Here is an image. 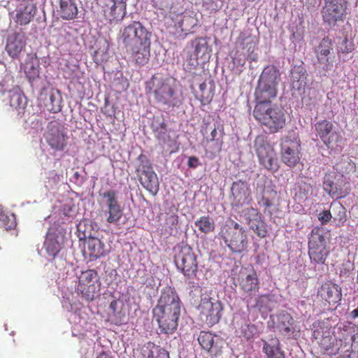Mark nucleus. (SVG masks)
I'll return each instance as SVG.
<instances>
[{"label": "nucleus", "instance_id": "nucleus-52", "mask_svg": "<svg viewBox=\"0 0 358 358\" xmlns=\"http://www.w3.org/2000/svg\"><path fill=\"white\" fill-rule=\"evenodd\" d=\"M165 224L169 227L171 229L173 227H176L178 224V216L177 214H171L168 215L165 220Z\"/></svg>", "mask_w": 358, "mask_h": 358}, {"label": "nucleus", "instance_id": "nucleus-22", "mask_svg": "<svg viewBox=\"0 0 358 358\" xmlns=\"http://www.w3.org/2000/svg\"><path fill=\"white\" fill-rule=\"evenodd\" d=\"M300 143L298 141H285L281 148V159L289 167L296 166L300 160Z\"/></svg>", "mask_w": 358, "mask_h": 358}, {"label": "nucleus", "instance_id": "nucleus-36", "mask_svg": "<svg viewBox=\"0 0 358 358\" xmlns=\"http://www.w3.org/2000/svg\"><path fill=\"white\" fill-rule=\"evenodd\" d=\"M142 358H169L166 350L154 343L148 342L141 348Z\"/></svg>", "mask_w": 358, "mask_h": 358}, {"label": "nucleus", "instance_id": "nucleus-13", "mask_svg": "<svg viewBox=\"0 0 358 358\" xmlns=\"http://www.w3.org/2000/svg\"><path fill=\"white\" fill-rule=\"evenodd\" d=\"M175 263L184 275L190 278L196 275L198 270L196 256L188 245L180 246L179 251L175 256Z\"/></svg>", "mask_w": 358, "mask_h": 358}, {"label": "nucleus", "instance_id": "nucleus-55", "mask_svg": "<svg viewBox=\"0 0 358 358\" xmlns=\"http://www.w3.org/2000/svg\"><path fill=\"white\" fill-rule=\"evenodd\" d=\"M201 164L198 157L195 156L189 157L187 161V166L191 169H196Z\"/></svg>", "mask_w": 358, "mask_h": 358}, {"label": "nucleus", "instance_id": "nucleus-35", "mask_svg": "<svg viewBox=\"0 0 358 358\" xmlns=\"http://www.w3.org/2000/svg\"><path fill=\"white\" fill-rule=\"evenodd\" d=\"M36 12V6L33 3L27 1L17 10L15 22L20 25H26L33 19Z\"/></svg>", "mask_w": 358, "mask_h": 358}, {"label": "nucleus", "instance_id": "nucleus-9", "mask_svg": "<svg viewBox=\"0 0 358 358\" xmlns=\"http://www.w3.org/2000/svg\"><path fill=\"white\" fill-rule=\"evenodd\" d=\"M198 310L201 320L208 326H213L222 317L223 306L219 300L206 294L201 296Z\"/></svg>", "mask_w": 358, "mask_h": 358}, {"label": "nucleus", "instance_id": "nucleus-41", "mask_svg": "<svg viewBox=\"0 0 358 358\" xmlns=\"http://www.w3.org/2000/svg\"><path fill=\"white\" fill-rule=\"evenodd\" d=\"M194 224L200 232L205 234H210L215 229V222L209 215L201 216L194 222Z\"/></svg>", "mask_w": 358, "mask_h": 358}, {"label": "nucleus", "instance_id": "nucleus-48", "mask_svg": "<svg viewBox=\"0 0 358 358\" xmlns=\"http://www.w3.org/2000/svg\"><path fill=\"white\" fill-rule=\"evenodd\" d=\"M117 4H118L117 2H113V1H110L108 3H107L108 7L105 8L103 10L106 18L110 22L115 20L121 17L120 13H117L116 12L118 7Z\"/></svg>", "mask_w": 358, "mask_h": 358}, {"label": "nucleus", "instance_id": "nucleus-50", "mask_svg": "<svg viewBox=\"0 0 358 358\" xmlns=\"http://www.w3.org/2000/svg\"><path fill=\"white\" fill-rule=\"evenodd\" d=\"M92 225L88 224L86 221H81L77 226L78 236L80 240H85L90 238L91 236Z\"/></svg>", "mask_w": 358, "mask_h": 358}, {"label": "nucleus", "instance_id": "nucleus-29", "mask_svg": "<svg viewBox=\"0 0 358 358\" xmlns=\"http://www.w3.org/2000/svg\"><path fill=\"white\" fill-rule=\"evenodd\" d=\"M10 106L17 115L23 114L26 106V100L22 92L17 87L13 88L6 94Z\"/></svg>", "mask_w": 358, "mask_h": 358}, {"label": "nucleus", "instance_id": "nucleus-7", "mask_svg": "<svg viewBox=\"0 0 358 358\" xmlns=\"http://www.w3.org/2000/svg\"><path fill=\"white\" fill-rule=\"evenodd\" d=\"M254 147L259 164L271 173L276 172L279 168L276 152L266 137L257 136L255 139Z\"/></svg>", "mask_w": 358, "mask_h": 358}, {"label": "nucleus", "instance_id": "nucleus-18", "mask_svg": "<svg viewBox=\"0 0 358 358\" xmlns=\"http://www.w3.org/2000/svg\"><path fill=\"white\" fill-rule=\"evenodd\" d=\"M258 204L260 207L264 208V213L270 218H272L273 215L279 211V195L273 185L264 186Z\"/></svg>", "mask_w": 358, "mask_h": 358}, {"label": "nucleus", "instance_id": "nucleus-34", "mask_svg": "<svg viewBox=\"0 0 358 358\" xmlns=\"http://www.w3.org/2000/svg\"><path fill=\"white\" fill-rule=\"evenodd\" d=\"M59 3L58 12L63 20H72L77 17L78 14L77 0H59Z\"/></svg>", "mask_w": 358, "mask_h": 358}, {"label": "nucleus", "instance_id": "nucleus-60", "mask_svg": "<svg viewBox=\"0 0 358 358\" xmlns=\"http://www.w3.org/2000/svg\"><path fill=\"white\" fill-rule=\"evenodd\" d=\"M306 186L308 187L307 191H308L311 188L310 185H306Z\"/></svg>", "mask_w": 358, "mask_h": 358}, {"label": "nucleus", "instance_id": "nucleus-15", "mask_svg": "<svg viewBox=\"0 0 358 358\" xmlns=\"http://www.w3.org/2000/svg\"><path fill=\"white\" fill-rule=\"evenodd\" d=\"M98 282H99V278L96 270L88 269L82 271L77 285L78 292L86 300L92 301L99 290V285H96Z\"/></svg>", "mask_w": 358, "mask_h": 358}, {"label": "nucleus", "instance_id": "nucleus-49", "mask_svg": "<svg viewBox=\"0 0 358 358\" xmlns=\"http://www.w3.org/2000/svg\"><path fill=\"white\" fill-rule=\"evenodd\" d=\"M92 225L88 224L86 221H81L77 226L78 236L80 240H85L90 238L91 236Z\"/></svg>", "mask_w": 358, "mask_h": 358}, {"label": "nucleus", "instance_id": "nucleus-54", "mask_svg": "<svg viewBox=\"0 0 358 358\" xmlns=\"http://www.w3.org/2000/svg\"><path fill=\"white\" fill-rule=\"evenodd\" d=\"M331 213L329 210H324L319 215V220L322 224H326L331 219Z\"/></svg>", "mask_w": 358, "mask_h": 358}, {"label": "nucleus", "instance_id": "nucleus-40", "mask_svg": "<svg viewBox=\"0 0 358 358\" xmlns=\"http://www.w3.org/2000/svg\"><path fill=\"white\" fill-rule=\"evenodd\" d=\"M272 304V296L269 294H263L255 297V303L252 305V308L260 312L266 313L271 311Z\"/></svg>", "mask_w": 358, "mask_h": 358}, {"label": "nucleus", "instance_id": "nucleus-17", "mask_svg": "<svg viewBox=\"0 0 358 358\" xmlns=\"http://www.w3.org/2000/svg\"><path fill=\"white\" fill-rule=\"evenodd\" d=\"M99 196L104 200L106 206L104 213L107 222L118 224L123 215V210L118 201L117 191L109 189L103 193L100 192Z\"/></svg>", "mask_w": 358, "mask_h": 358}, {"label": "nucleus", "instance_id": "nucleus-10", "mask_svg": "<svg viewBox=\"0 0 358 358\" xmlns=\"http://www.w3.org/2000/svg\"><path fill=\"white\" fill-rule=\"evenodd\" d=\"M348 6V0H324L321 10L323 22L329 26L343 22L347 15Z\"/></svg>", "mask_w": 358, "mask_h": 358}, {"label": "nucleus", "instance_id": "nucleus-8", "mask_svg": "<svg viewBox=\"0 0 358 358\" xmlns=\"http://www.w3.org/2000/svg\"><path fill=\"white\" fill-rule=\"evenodd\" d=\"M329 255V250L323 229L314 227L308 239V255L310 261L315 264H324Z\"/></svg>", "mask_w": 358, "mask_h": 358}, {"label": "nucleus", "instance_id": "nucleus-14", "mask_svg": "<svg viewBox=\"0 0 358 358\" xmlns=\"http://www.w3.org/2000/svg\"><path fill=\"white\" fill-rule=\"evenodd\" d=\"M316 136L329 149H336L343 137L335 130L333 123L327 120H320L315 124Z\"/></svg>", "mask_w": 358, "mask_h": 358}, {"label": "nucleus", "instance_id": "nucleus-20", "mask_svg": "<svg viewBox=\"0 0 358 358\" xmlns=\"http://www.w3.org/2000/svg\"><path fill=\"white\" fill-rule=\"evenodd\" d=\"M245 218L250 229L260 238H265L268 234L267 224L262 214L257 208L250 207L245 209Z\"/></svg>", "mask_w": 358, "mask_h": 358}, {"label": "nucleus", "instance_id": "nucleus-44", "mask_svg": "<svg viewBox=\"0 0 358 358\" xmlns=\"http://www.w3.org/2000/svg\"><path fill=\"white\" fill-rule=\"evenodd\" d=\"M45 106L48 110L57 113L61 110V96L59 91L55 92L51 91L48 94V99L46 101Z\"/></svg>", "mask_w": 358, "mask_h": 358}, {"label": "nucleus", "instance_id": "nucleus-31", "mask_svg": "<svg viewBox=\"0 0 358 358\" xmlns=\"http://www.w3.org/2000/svg\"><path fill=\"white\" fill-rule=\"evenodd\" d=\"M155 136L159 144L168 149L171 148L176 143V138L171 135V129H167L166 124L162 122L155 130Z\"/></svg>", "mask_w": 358, "mask_h": 358}, {"label": "nucleus", "instance_id": "nucleus-56", "mask_svg": "<svg viewBox=\"0 0 358 358\" xmlns=\"http://www.w3.org/2000/svg\"><path fill=\"white\" fill-rule=\"evenodd\" d=\"M96 358H113L110 352H103L99 354Z\"/></svg>", "mask_w": 358, "mask_h": 358}, {"label": "nucleus", "instance_id": "nucleus-26", "mask_svg": "<svg viewBox=\"0 0 358 358\" xmlns=\"http://www.w3.org/2000/svg\"><path fill=\"white\" fill-rule=\"evenodd\" d=\"M276 329L286 338H290L296 331L294 320L288 313H282L277 317Z\"/></svg>", "mask_w": 358, "mask_h": 358}, {"label": "nucleus", "instance_id": "nucleus-59", "mask_svg": "<svg viewBox=\"0 0 358 358\" xmlns=\"http://www.w3.org/2000/svg\"><path fill=\"white\" fill-rule=\"evenodd\" d=\"M244 64H245V60H243V61H242L241 59H239V60L238 61V64H239V65L243 66V65H244Z\"/></svg>", "mask_w": 358, "mask_h": 358}, {"label": "nucleus", "instance_id": "nucleus-53", "mask_svg": "<svg viewBox=\"0 0 358 358\" xmlns=\"http://www.w3.org/2000/svg\"><path fill=\"white\" fill-rule=\"evenodd\" d=\"M341 51L343 53H349L353 50V45L348 43V39L345 38L340 47Z\"/></svg>", "mask_w": 358, "mask_h": 358}, {"label": "nucleus", "instance_id": "nucleus-58", "mask_svg": "<svg viewBox=\"0 0 358 358\" xmlns=\"http://www.w3.org/2000/svg\"><path fill=\"white\" fill-rule=\"evenodd\" d=\"M217 152H220L221 150H222V141H217Z\"/></svg>", "mask_w": 358, "mask_h": 358}, {"label": "nucleus", "instance_id": "nucleus-11", "mask_svg": "<svg viewBox=\"0 0 358 358\" xmlns=\"http://www.w3.org/2000/svg\"><path fill=\"white\" fill-rule=\"evenodd\" d=\"M323 189L330 197L336 199L346 197L351 191L350 185L346 178L343 175L338 176L335 173L325 175Z\"/></svg>", "mask_w": 358, "mask_h": 358}, {"label": "nucleus", "instance_id": "nucleus-27", "mask_svg": "<svg viewBox=\"0 0 358 358\" xmlns=\"http://www.w3.org/2000/svg\"><path fill=\"white\" fill-rule=\"evenodd\" d=\"M85 252L91 261L96 260L106 255L105 244L98 238L90 237L85 241Z\"/></svg>", "mask_w": 358, "mask_h": 358}, {"label": "nucleus", "instance_id": "nucleus-28", "mask_svg": "<svg viewBox=\"0 0 358 358\" xmlns=\"http://www.w3.org/2000/svg\"><path fill=\"white\" fill-rule=\"evenodd\" d=\"M280 73L274 65L266 66L262 71L257 83L278 90Z\"/></svg>", "mask_w": 358, "mask_h": 358}, {"label": "nucleus", "instance_id": "nucleus-37", "mask_svg": "<svg viewBox=\"0 0 358 358\" xmlns=\"http://www.w3.org/2000/svg\"><path fill=\"white\" fill-rule=\"evenodd\" d=\"M197 340L201 348L208 352L213 349L216 350L218 343L221 341L217 336L204 331L200 332Z\"/></svg>", "mask_w": 358, "mask_h": 358}, {"label": "nucleus", "instance_id": "nucleus-19", "mask_svg": "<svg viewBox=\"0 0 358 358\" xmlns=\"http://www.w3.org/2000/svg\"><path fill=\"white\" fill-rule=\"evenodd\" d=\"M313 337L317 341L321 351L328 355H336L339 351L337 339L330 329L320 327L314 330Z\"/></svg>", "mask_w": 358, "mask_h": 358}, {"label": "nucleus", "instance_id": "nucleus-1", "mask_svg": "<svg viewBox=\"0 0 358 358\" xmlns=\"http://www.w3.org/2000/svg\"><path fill=\"white\" fill-rule=\"evenodd\" d=\"M152 36V32L141 22L133 21L121 27L117 41L136 65L143 66L150 59Z\"/></svg>", "mask_w": 358, "mask_h": 358}, {"label": "nucleus", "instance_id": "nucleus-3", "mask_svg": "<svg viewBox=\"0 0 358 358\" xmlns=\"http://www.w3.org/2000/svg\"><path fill=\"white\" fill-rule=\"evenodd\" d=\"M145 88L156 103L169 107L176 105V81L173 78L155 74L146 82Z\"/></svg>", "mask_w": 358, "mask_h": 358}, {"label": "nucleus", "instance_id": "nucleus-39", "mask_svg": "<svg viewBox=\"0 0 358 358\" xmlns=\"http://www.w3.org/2000/svg\"><path fill=\"white\" fill-rule=\"evenodd\" d=\"M64 245L63 238H59L55 235H49L45 242L44 248L46 252L50 257H55L62 250Z\"/></svg>", "mask_w": 358, "mask_h": 358}, {"label": "nucleus", "instance_id": "nucleus-21", "mask_svg": "<svg viewBox=\"0 0 358 358\" xmlns=\"http://www.w3.org/2000/svg\"><path fill=\"white\" fill-rule=\"evenodd\" d=\"M107 321L115 325H122L127 322L128 310L124 301L114 299L109 304L106 310Z\"/></svg>", "mask_w": 358, "mask_h": 358}, {"label": "nucleus", "instance_id": "nucleus-38", "mask_svg": "<svg viewBox=\"0 0 358 358\" xmlns=\"http://www.w3.org/2000/svg\"><path fill=\"white\" fill-rule=\"evenodd\" d=\"M263 351L266 358H285V352L280 349L279 340L276 338L264 341Z\"/></svg>", "mask_w": 358, "mask_h": 358}, {"label": "nucleus", "instance_id": "nucleus-43", "mask_svg": "<svg viewBox=\"0 0 358 358\" xmlns=\"http://www.w3.org/2000/svg\"><path fill=\"white\" fill-rule=\"evenodd\" d=\"M175 1L176 0H152L153 7L164 16L176 13L173 10Z\"/></svg>", "mask_w": 358, "mask_h": 358}, {"label": "nucleus", "instance_id": "nucleus-12", "mask_svg": "<svg viewBox=\"0 0 358 358\" xmlns=\"http://www.w3.org/2000/svg\"><path fill=\"white\" fill-rule=\"evenodd\" d=\"M241 290L245 295L246 302L249 305L252 296L259 292L260 282L257 271L254 268L243 267L241 268L237 278Z\"/></svg>", "mask_w": 358, "mask_h": 358}, {"label": "nucleus", "instance_id": "nucleus-47", "mask_svg": "<svg viewBox=\"0 0 358 358\" xmlns=\"http://www.w3.org/2000/svg\"><path fill=\"white\" fill-rule=\"evenodd\" d=\"M335 212L334 220L338 222V225L343 226L347 220L346 208L340 203H332Z\"/></svg>", "mask_w": 358, "mask_h": 358}, {"label": "nucleus", "instance_id": "nucleus-23", "mask_svg": "<svg viewBox=\"0 0 358 358\" xmlns=\"http://www.w3.org/2000/svg\"><path fill=\"white\" fill-rule=\"evenodd\" d=\"M277 94L278 90L257 83L255 91V106L254 109L271 105V102L277 96Z\"/></svg>", "mask_w": 358, "mask_h": 358}, {"label": "nucleus", "instance_id": "nucleus-33", "mask_svg": "<svg viewBox=\"0 0 358 358\" xmlns=\"http://www.w3.org/2000/svg\"><path fill=\"white\" fill-rule=\"evenodd\" d=\"M333 50L332 41L329 37H324L320 43L316 52L317 61L320 64H324V69L328 70L330 61L328 57Z\"/></svg>", "mask_w": 358, "mask_h": 358}, {"label": "nucleus", "instance_id": "nucleus-57", "mask_svg": "<svg viewBox=\"0 0 358 358\" xmlns=\"http://www.w3.org/2000/svg\"><path fill=\"white\" fill-rule=\"evenodd\" d=\"M217 135V129H216V128H214L210 133V138L209 140L211 141H215Z\"/></svg>", "mask_w": 358, "mask_h": 358}, {"label": "nucleus", "instance_id": "nucleus-42", "mask_svg": "<svg viewBox=\"0 0 358 358\" xmlns=\"http://www.w3.org/2000/svg\"><path fill=\"white\" fill-rule=\"evenodd\" d=\"M192 45L194 46V55L196 59L209 57L210 50L207 41L204 38H196L192 42Z\"/></svg>", "mask_w": 358, "mask_h": 358}, {"label": "nucleus", "instance_id": "nucleus-16", "mask_svg": "<svg viewBox=\"0 0 358 358\" xmlns=\"http://www.w3.org/2000/svg\"><path fill=\"white\" fill-rule=\"evenodd\" d=\"M317 296L324 306L335 309L342 300V288L335 282L328 280L323 282L317 289Z\"/></svg>", "mask_w": 358, "mask_h": 358}, {"label": "nucleus", "instance_id": "nucleus-6", "mask_svg": "<svg viewBox=\"0 0 358 358\" xmlns=\"http://www.w3.org/2000/svg\"><path fill=\"white\" fill-rule=\"evenodd\" d=\"M137 160L139 164L136 171L140 183L152 195L155 196L159 189V182L150 159L145 155L141 153L138 155Z\"/></svg>", "mask_w": 358, "mask_h": 358}, {"label": "nucleus", "instance_id": "nucleus-46", "mask_svg": "<svg viewBox=\"0 0 358 358\" xmlns=\"http://www.w3.org/2000/svg\"><path fill=\"white\" fill-rule=\"evenodd\" d=\"M0 226L6 231L15 229L17 226L15 215L13 213H0Z\"/></svg>", "mask_w": 358, "mask_h": 358}, {"label": "nucleus", "instance_id": "nucleus-45", "mask_svg": "<svg viewBox=\"0 0 358 358\" xmlns=\"http://www.w3.org/2000/svg\"><path fill=\"white\" fill-rule=\"evenodd\" d=\"M24 71L30 81L38 78L39 65L36 59H31L27 61L24 66Z\"/></svg>", "mask_w": 358, "mask_h": 358}, {"label": "nucleus", "instance_id": "nucleus-32", "mask_svg": "<svg viewBox=\"0 0 358 358\" xmlns=\"http://www.w3.org/2000/svg\"><path fill=\"white\" fill-rule=\"evenodd\" d=\"M237 44L243 50H246L248 52V56L252 60L255 61L257 59V55L252 56L254 50L257 43V39L256 36L252 35L248 31L241 32L237 38Z\"/></svg>", "mask_w": 358, "mask_h": 358}, {"label": "nucleus", "instance_id": "nucleus-51", "mask_svg": "<svg viewBox=\"0 0 358 358\" xmlns=\"http://www.w3.org/2000/svg\"><path fill=\"white\" fill-rule=\"evenodd\" d=\"M199 90L201 94L199 99L201 103L202 104L209 103L214 96L213 90L212 89L206 90V83L205 82L199 85Z\"/></svg>", "mask_w": 358, "mask_h": 358}, {"label": "nucleus", "instance_id": "nucleus-2", "mask_svg": "<svg viewBox=\"0 0 358 358\" xmlns=\"http://www.w3.org/2000/svg\"><path fill=\"white\" fill-rule=\"evenodd\" d=\"M182 301L173 287H164L152 308L153 318L162 334H171L177 329L180 316Z\"/></svg>", "mask_w": 358, "mask_h": 358}, {"label": "nucleus", "instance_id": "nucleus-24", "mask_svg": "<svg viewBox=\"0 0 358 358\" xmlns=\"http://www.w3.org/2000/svg\"><path fill=\"white\" fill-rule=\"evenodd\" d=\"M231 194L236 206L250 203L251 200L250 191L248 184L242 180L235 181L231 187Z\"/></svg>", "mask_w": 358, "mask_h": 358}, {"label": "nucleus", "instance_id": "nucleus-61", "mask_svg": "<svg viewBox=\"0 0 358 358\" xmlns=\"http://www.w3.org/2000/svg\"><path fill=\"white\" fill-rule=\"evenodd\" d=\"M151 282H154V280L153 278H152L150 280Z\"/></svg>", "mask_w": 358, "mask_h": 358}, {"label": "nucleus", "instance_id": "nucleus-4", "mask_svg": "<svg viewBox=\"0 0 358 358\" xmlns=\"http://www.w3.org/2000/svg\"><path fill=\"white\" fill-rule=\"evenodd\" d=\"M255 119L271 134L281 131L286 126L288 114L287 110L277 104H271L252 112Z\"/></svg>", "mask_w": 358, "mask_h": 358}, {"label": "nucleus", "instance_id": "nucleus-5", "mask_svg": "<svg viewBox=\"0 0 358 358\" xmlns=\"http://www.w3.org/2000/svg\"><path fill=\"white\" fill-rule=\"evenodd\" d=\"M225 245L234 253H241L248 248V236L244 228L233 220L225 222L219 233Z\"/></svg>", "mask_w": 358, "mask_h": 358}, {"label": "nucleus", "instance_id": "nucleus-30", "mask_svg": "<svg viewBox=\"0 0 358 358\" xmlns=\"http://www.w3.org/2000/svg\"><path fill=\"white\" fill-rule=\"evenodd\" d=\"M67 137L57 127H52L46 136L48 145L57 150H62L66 145Z\"/></svg>", "mask_w": 358, "mask_h": 358}, {"label": "nucleus", "instance_id": "nucleus-25", "mask_svg": "<svg viewBox=\"0 0 358 358\" xmlns=\"http://www.w3.org/2000/svg\"><path fill=\"white\" fill-rule=\"evenodd\" d=\"M26 45V36L22 31L10 35L7 40L6 50L13 58H16L24 49Z\"/></svg>", "mask_w": 358, "mask_h": 358}]
</instances>
